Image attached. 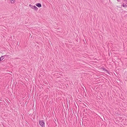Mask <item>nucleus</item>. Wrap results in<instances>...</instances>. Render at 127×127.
I'll return each mask as SVG.
<instances>
[{
  "label": "nucleus",
  "mask_w": 127,
  "mask_h": 127,
  "mask_svg": "<svg viewBox=\"0 0 127 127\" xmlns=\"http://www.w3.org/2000/svg\"><path fill=\"white\" fill-rule=\"evenodd\" d=\"M39 125L41 126L42 127H44L45 123L44 121L43 120H39Z\"/></svg>",
  "instance_id": "obj_1"
},
{
  "label": "nucleus",
  "mask_w": 127,
  "mask_h": 127,
  "mask_svg": "<svg viewBox=\"0 0 127 127\" xmlns=\"http://www.w3.org/2000/svg\"><path fill=\"white\" fill-rule=\"evenodd\" d=\"M29 6L31 7L33 9L35 10L36 11H37L38 10V8L36 6H35L32 5L31 4L29 5Z\"/></svg>",
  "instance_id": "obj_2"
},
{
  "label": "nucleus",
  "mask_w": 127,
  "mask_h": 127,
  "mask_svg": "<svg viewBox=\"0 0 127 127\" xmlns=\"http://www.w3.org/2000/svg\"><path fill=\"white\" fill-rule=\"evenodd\" d=\"M7 56V55H5L4 56H2L0 58V61H1L4 58L5 56L6 57Z\"/></svg>",
  "instance_id": "obj_3"
},
{
  "label": "nucleus",
  "mask_w": 127,
  "mask_h": 127,
  "mask_svg": "<svg viewBox=\"0 0 127 127\" xmlns=\"http://www.w3.org/2000/svg\"><path fill=\"white\" fill-rule=\"evenodd\" d=\"M35 5L36 6L39 7H41V4L40 3H37L35 4Z\"/></svg>",
  "instance_id": "obj_4"
},
{
  "label": "nucleus",
  "mask_w": 127,
  "mask_h": 127,
  "mask_svg": "<svg viewBox=\"0 0 127 127\" xmlns=\"http://www.w3.org/2000/svg\"><path fill=\"white\" fill-rule=\"evenodd\" d=\"M123 7H127V5L124 3H123Z\"/></svg>",
  "instance_id": "obj_5"
},
{
  "label": "nucleus",
  "mask_w": 127,
  "mask_h": 127,
  "mask_svg": "<svg viewBox=\"0 0 127 127\" xmlns=\"http://www.w3.org/2000/svg\"><path fill=\"white\" fill-rule=\"evenodd\" d=\"M11 3L12 4H13L15 1V0H9Z\"/></svg>",
  "instance_id": "obj_6"
},
{
  "label": "nucleus",
  "mask_w": 127,
  "mask_h": 127,
  "mask_svg": "<svg viewBox=\"0 0 127 127\" xmlns=\"http://www.w3.org/2000/svg\"><path fill=\"white\" fill-rule=\"evenodd\" d=\"M102 69L104 71H106L107 72H108V70H107V69H105V68H104V67L103 68H102Z\"/></svg>",
  "instance_id": "obj_7"
},
{
  "label": "nucleus",
  "mask_w": 127,
  "mask_h": 127,
  "mask_svg": "<svg viewBox=\"0 0 127 127\" xmlns=\"http://www.w3.org/2000/svg\"><path fill=\"white\" fill-rule=\"evenodd\" d=\"M123 0L127 4V0Z\"/></svg>",
  "instance_id": "obj_8"
},
{
  "label": "nucleus",
  "mask_w": 127,
  "mask_h": 127,
  "mask_svg": "<svg viewBox=\"0 0 127 127\" xmlns=\"http://www.w3.org/2000/svg\"><path fill=\"white\" fill-rule=\"evenodd\" d=\"M118 1L120 2V0H117Z\"/></svg>",
  "instance_id": "obj_9"
},
{
  "label": "nucleus",
  "mask_w": 127,
  "mask_h": 127,
  "mask_svg": "<svg viewBox=\"0 0 127 127\" xmlns=\"http://www.w3.org/2000/svg\"><path fill=\"white\" fill-rule=\"evenodd\" d=\"M119 80V81H120V80Z\"/></svg>",
  "instance_id": "obj_10"
},
{
  "label": "nucleus",
  "mask_w": 127,
  "mask_h": 127,
  "mask_svg": "<svg viewBox=\"0 0 127 127\" xmlns=\"http://www.w3.org/2000/svg\"><path fill=\"white\" fill-rule=\"evenodd\" d=\"M109 0V1H110V0Z\"/></svg>",
  "instance_id": "obj_11"
}]
</instances>
